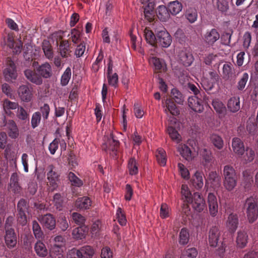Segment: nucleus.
Returning a JSON list of instances; mask_svg holds the SVG:
<instances>
[{
	"mask_svg": "<svg viewBox=\"0 0 258 258\" xmlns=\"http://www.w3.org/2000/svg\"><path fill=\"white\" fill-rule=\"evenodd\" d=\"M223 185L228 191H231L237 184L238 176L236 170L231 165H225L223 169Z\"/></svg>",
	"mask_w": 258,
	"mask_h": 258,
	"instance_id": "obj_1",
	"label": "nucleus"
},
{
	"mask_svg": "<svg viewBox=\"0 0 258 258\" xmlns=\"http://www.w3.org/2000/svg\"><path fill=\"white\" fill-rule=\"evenodd\" d=\"M244 208L249 223H253L258 217V205L256 200L252 197L245 200Z\"/></svg>",
	"mask_w": 258,
	"mask_h": 258,
	"instance_id": "obj_2",
	"label": "nucleus"
},
{
	"mask_svg": "<svg viewBox=\"0 0 258 258\" xmlns=\"http://www.w3.org/2000/svg\"><path fill=\"white\" fill-rule=\"evenodd\" d=\"M29 208V203L24 199H21L17 204V222L22 226H25L27 223L26 212H28Z\"/></svg>",
	"mask_w": 258,
	"mask_h": 258,
	"instance_id": "obj_3",
	"label": "nucleus"
},
{
	"mask_svg": "<svg viewBox=\"0 0 258 258\" xmlns=\"http://www.w3.org/2000/svg\"><path fill=\"white\" fill-rule=\"evenodd\" d=\"M119 146V141L115 139L113 133H111L106 142L102 145V149L107 153H109L110 155L114 157L117 155Z\"/></svg>",
	"mask_w": 258,
	"mask_h": 258,
	"instance_id": "obj_4",
	"label": "nucleus"
},
{
	"mask_svg": "<svg viewBox=\"0 0 258 258\" xmlns=\"http://www.w3.org/2000/svg\"><path fill=\"white\" fill-rule=\"evenodd\" d=\"M47 170L48 171L47 173V179L50 186L53 190L56 189L58 186L60 175L56 171L55 167L52 164L48 166Z\"/></svg>",
	"mask_w": 258,
	"mask_h": 258,
	"instance_id": "obj_5",
	"label": "nucleus"
},
{
	"mask_svg": "<svg viewBox=\"0 0 258 258\" xmlns=\"http://www.w3.org/2000/svg\"><path fill=\"white\" fill-rule=\"evenodd\" d=\"M5 242L8 248H14L17 243L18 237L16 233L13 228L6 229L4 236Z\"/></svg>",
	"mask_w": 258,
	"mask_h": 258,
	"instance_id": "obj_6",
	"label": "nucleus"
},
{
	"mask_svg": "<svg viewBox=\"0 0 258 258\" xmlns=\"http://www.w3.org/2000/svg\"><path fill=\"white\" fill-rule=\"evenodd\" d=\"M172 42V38L169 33L166 30H161L157 34V42L159 44L165 48L168 47Z\"/></svg>",
	"mask_w": 258,
	"mask_h": 258,
	"instance_id": "obj_7",
	"label": "nucleus"
},
{
	"mask_svg": "<svg viewBox=\"0 0 258 258\" xmlns=\"http://www.w3.org/2000/svg\"><path fill=\"white\" fill-rule=\"evenodd\" d=\"M18 94L22 101L28 102L33 97L32 89L26 85H21L18 89Z\"/></svg>",
	"mask_w": 258,
	"mask_h": 258,
	"instance_id": "obj_8",
	"label": "nucleus"
},
{
	"mask_svg": "<svg viewBox=\"0 0 258 258\" xmlns=\"http://www.w3.org/2000/svg\"><path fill=\"white\" fill-rule=\"evenodd\" d=\"M192 208L197 212H201L205 208V202L199 192H195L192 196L190 202Z\"/></svg>",
	"mask_w": 258,
	"mask_h": 258,
	"instance_id": "obj_9",
	"label": "nucleus"
},
{
	"mask_svg": "<svg viewBox=\"0 0 258 258\" xmlns=\"http://www.w3.org/2000/svg\"><path fill=\"white\" fill-rule=\"evenodd\" d=\"M208 240L211 247L217 246L220 236V231L218 226H212L209 231Z\"/></svg>",
	"mask_w": 258,
	"mask_h": 258,
	"instance_id": "obj_10",
	"label": "nucleus"
},
{
	"mask_svg": "<svg viewBox=\"0 0 258 258\" xmlns=\"http://www.w3.org/2000/svg\"><path fill=\"white\" fill-rule=\"evenodd\" d=\"M188 106L194 111L201 112L204 110L203 100L199 96H191L188 99Z\"/></svg>",
	"mask_w": 258,
	"mask_h": 258,
	"instance_id": "obj_11",
	"label": "nucleus"
},
{
	"mask_svg": "<svg viewBox=\"0 0 258 258\" xmlns=\"http://www.w3.org/2000/svg\"><path fill=\"white\" fill-rule=\"evenodd\" d=\"M4 75L7 81L15 80L17 77V73L15 63L11 60L8 62V66L4 71Z\"/></svg>",
	"mask_w": 258,
	"mask_h": 258,
	"instance_id": "obj_12",
	"label": "nucleus"
},
{
	"mask_svg": "<svg viewBox=\"0 0 258 258\" xmlns=\"http://www.w3.org/2000/svg\"><path fill=\"white\" fill-rule=\"evenodd\" d=\"M219 38L220 34L217 30L215 28L208 31L204 36L205 42L210 46H213Z\"/></svg>",
	"mask_w": 258,
	"mask_h": 258,
	"instance_id": "obj_13",
	"label": "nucleus"
},
{
	"mask_svg": "<svg viewBox=\"0 0 258 258\" xmlns=\"http://www.w3.org/2000/svg\"><path fill=\"white\" fill-rule=\"evenodd\" d=\"M39 221L44 227L50 230L54 229L55 227V219L51 214L43 215Z\"/></svg>",
	"mask_w": 258,
	"mask_h": 258,
	"instance_id": "obj_14",
	"label": "nucleus"
},
{
	"mask_svg": "<svg viewBox=\"0 0 258 258\" xmlns=\"http://www.w3.org/2000/svg\"><path fill=\"white\" fill-rule=\"evenodd\" d=\"M208 203L210 215L215 217L218 211L217 200L215 195L213 193H209L208 196Z\"/></svg>",
	"mask_w": 258,
	"mask_h": 258,
	"instance_id": "obj_15",
	"label": "nucleus"
},
{
	"mask_svg": "<svg viewBox=\"0 0 258 258\" xmlns=\"http://www.w3.org/2000/svg\"><path fill=\"white\" fill-rule=\"evenodd\" d=\"M9 187L15 194H19L22 187L19 182V177L17 173H12L10 177Z\"/></svg>",
	"mask_w": 258,
	"mask_h": 258,
	"instance_id": "obj_16",
	"label": "nucleus"
},
{
	"mask_svg": "<svg viewBox=\"0 0 258 258\" xmlns=\"http://www.w3.org/2000/svg\"><path fill=\"white\" fill-rule=\"evenodd\" d=\"M235 76V72L233 64L230 62H227L222 68L223 79L225 80H231Z\"/></svg>",
	"mask_w": 258,
	"mask_h": 258,
	"instance_id": "obj_17",
	"label": "nucleus"
},
{
	"mask_svg": "<svg viewBox=\"0 0 258 258\" xmlns=\"http://www.w3.org/2000/svg\"><path fill=\"white\" fill-rule=\"evenodd\" d=\"M238 218L236 214H231L228 217L226 222V226L231 233H234L238 225Z\"/></svg>",
	"mask_w": 258,
	"mask_h": 258,
	"instance_id": "obj_18",
	"label": "nucleus"
},
{
	"mask_svg": "<svg viewBox=\"0 0 258 258\" xmlns=\"http://www.w3.org/2000/svg\"><path fill=\"white\" fill-rule=\"evenodd\" d=\"M24 73L26 78L31 83L37 85H40L42 84V79L39 75V74H37L34 71L30 69H26Z\"/></svg>",
	"mask_w": 258,
	"mask_h": 258,
	"instance_id": "obj_19",
	"label": "nucleus"
},
{
	"mask_svg": "<svg viewBox=\"0 0 258 258\" xmlns=\"http://www.w3.org/2000/svg\"><path fill=\"white\" fill-rule=\"evenodd\" d=\"M39 75L42 78L48 79L52 76V68L48 62H45L39 66L36 69Z\"/></svg>",
	"mask_w": 258,
	"mask_h": 258,
	"instance_id": "obj_20",
	"label": "nucleus"
},
{
	"mask_svg": "<svg viewBox=\"0 0 258 258\" xmlns=\"http://www.w3.org/2000/svg\"><path fill=\"white\" fill-rule=\"evenodd\" d=\"M70 43L68 40L60 41L59 45V53L62 58H68L71 56L72 50Z\"/></svg>",
	"mask_w": 258,
	"mask_h": 258,
	"instance_id": "obj_21",
	"label": "nucleus"
},
{
	"mask_svg": "<svg viewBox=\"0 0 258 258\" xmlns=\"http://www.w3.org/2000/svg\"><path fill=\"white\" fill-rule=\"evenodd\" d=\"M192 54L189 51H181L178 55V61L185 67L190 66L194 61Z\"/></svg>",
	"mask_w": 258,
	"mask_h": 258,
	"instance_id": "obj_22",
	"label": "nucleus"
},
{
	"mask_svg": "<svg viewBox=\"0 0 258 258\" xmlns=\"http://www.w3.org/2000/svg\"><path fill=\"white\" fill-rule=\"evenodd\" d=\"M92 205V201L88 197L79 198L76 201L75 206L80 210L89 209Z\"/></svg>",
	"mask_w": 258,
	"mask_h": 258,
	"instance_id": "obj_23",
	"label": "nucleus"
},
{
	"mask_svg": "<svg viewBox=\"0 0 258 258\" xmlns=\"http://www.w3.org/2000/svg\"><path fill=\"white\" fill-rule=\"evenodd\" d=\"M243 180L241 185L245 191L249 190L253 183V177L249 170H245L242 172Z\"/></svg>",
	"mask_w": 258,
	"mask_h": 258,
	"instance_id": "obj_24",
	"label": "nucleus"
},
{
	"mask_svg": "<svg viewBox=\"0 0 258 258\" xmlns=\"http://www.w3.org/2000/svg\"><path fill=\"white\" fill-rule=\"evenodd\" d=\"M89 228L86 226H79L73 229V237L76 240H81L85 238L88 234Z\"/></svg>",
	"mask_w": 258,
	"mask_h": 258,
	"instance_id": "obj_25",
	"label": "nucleus"
},
{
	"mask_svg": "<svg viewBox=\"0 0 258 258\" xmlns=\"http://www.w3.org/2000/svg\"><path fill=\"white\" fill-rule=\"evenodd\" d=\"M232 147L233 152L238 156H241L245 152L243 143L240 139L234 138L232 139Z\"/></svg>",
	"mask_w": 258,
	"mask_h": 258,
	"instance_id": "obj_26",
	"label": "nucleus"
},
{
	"mask_svg": "<svg viewBox=\"0 0 258 258\" xmlns=\"http://www.w3.org/2000/svg\"><path fill=\"white\" fill-rule=\"evenodd\" d=\"M78 250V258H92L95 253L94 249L90 245L82 246Z\"/></svg>",
	"mask_w": 258,
	"mask_h": 258,
	"instance_id": "obj_27",
	"label": "nucleus"
},
{
	"mask_svg": "<svg viewBox=\"0 0 258 258\" xmlns=\"http://www.w3.org/2000/svg\"><path fill=\"white\" fill-rule=\"evenodd\" d=\"M236 242L237 246L240 248L245 247L248 242V235L244 231H240L237 233Z\"/></svg>",
	"mask_w": 258,
	"mask_h": 258,
	"instance_id": "obj_28",
	"label": "nucleus"
},
{
	"mask_svg": "<svg viewBox=\"0 0 258 258\" xmlns=\"http://www.w3.org/2000/svg\"><path fill=\"white\" fill-rule=\"evenodd\" d=\"M8 133L12 139H16L19 136V130L16 122L13 120H9L7 123Z\"/></svg>",
	"mask_w": 258,
	"mask_h": 258,
	"instance_id": "obj_29",
	"label": "nucleus"
},
{
	"mask_svg": "<svg viewBox=\"0 0 258 258\" xmlns=\"http://www.w3.org/2000/svg\"><path fill=\"white\" fill-rule=\"evenodd\" d=\"M42 49L45 56L48 59H51L53 57L54 53L52 46L48 40L44 39L42 43Z\"/></svg>",
	"mask_w": 258,
	"mask_h": 258,
	"instance_id": "obj_30",
	"label": "nucleus"
},
{
	"mask_svg": "<svg viewBox=\"0 0 258 258\" xmlns=\"http://www.w3.org/2000/svg\"><path fill=\"white\" fill-rule=\"evenodd\" d=\"M157 16L163 22H166L170 17L168 9L163 5L159 6L156 11Z\"/></svg>",
	"mask_w": 258,
	"mask_h": 258,
	"instance_id": "obj_31",
	"label": "nucleus"
},
{
	"mask_svg": "<svg viewBox=\"0 0 258 258\" xmlns=\"http://www.w3.org/2000/svg\"><path fill=\"white\" fill-rule=\"evenodd\" d=\"M212 105L216 112L219 114V117H222L225 115L226 113V108L221 101L217 99L214 100Z\"/></svg>",
	"mask_w": 258,
	"mask_h": 258,
	"instance_id": "obj_32",
	"label": "nucleus"
},
{
	"mask_svg": "<svg viewBox=\"0 0 258 258\" xmlns=\"http://www.w3.org/2000/svg\"><path fill=\"white\" fill-rule=\"evenodd\" d=\"M62 244H54L50 250V256L51 258H64Z\"/></svg>",
	"mask_w": 258,
	"mask_h": 258,
	"instance_id": "obj_33",
	"label": "nucleus"
},
{
	"mask_svg": "<svg viewBox=\"0 0 258 258\" xmlns=\"http://www.w3.org/2000/svg\"><path fill=\"white\" fill-rule=\"evenodd\" d=\"M166 109L165 111H169L172 115L177 116L179 114V110L174 102L170 99H167L165 101Z\"/></svg>",
	"mask_w": 258,
	"mask_h": 258,
	"instance_id": "obj_34",
	"label": "nucleus"
},
{
	"mask_svg": "<svg viewBox=\"0 0 258 258\" xmlns=\"http://www.w3.org/2000/svg\"><path fill=\"white\" fill-rule=\"evenodd\" d=\"M34 249L36 254L41 257H45L47 254V249L45 245L40 240H38L35 244Z\"/></svg>",
	"mask_w": 258,
	"mask_h": 258,
	"instance_id": "obj_35",
	"label": "nucleus"
},
{
	"mask_svg": "<svg viewBox=\"0 0 258 258\" xmlns=\"http://www.w3.org/2000/svg\"><path fill=\"white\" fill-rule=\"evenodd\" d=\"M227 107L231 112L238 111L240 108L239 98L236 97L230 98L228 101Z\"/></svg>",
	"mask_w": 258,
	"mask_h": 258,
	"instance_id": "obj_36",
	"label": "nucleus"
},
{
	"mask_svg": "<svg viewBox=\"0 0 258 258\" xmlns=\"http://www.w3.org/2000/svg\"><path fill=\"white\" fill-rule=\"evenodd\" d=\"M168 9L169 13L173 15H176L181 11L182 5L178 1H175L169 3Z\"/></svg>",
	"mask_w": 258,
	"mask_h": 258,
	"instance_id": "obj_37",
	"label": "nucleus"
},
{
	"mask_svg": "<svg viewBox=\"0 0 258 258\" xmlns=\"http://www.w3.org/2000/svg\"><path fill=\"white\" fill-rule=\"evenodd\" d=\"M208 180L213 188L218 187L221 185V177L216 171L209 173Z\"/></svg>",
	"mask_w": 258,
	"mask_h": 258,
	"instance_id": "obj_38",
	"label": "nucleus"
},
{
	"mask_svg": "<svg viewBox=\"0 0 258 258\" xmlns=\"http://www.w3.org/2000/svg\"><path fill=\"white\" fill-rule=\"evenodd\" d=\"M144 37L147 43L153 46H155L157 42L156 37L152 31L146 28L144 30Z\"/></svg>",
	"mask_w": 258,
	"mask_h": 258,
	"instance_id": "obj_39",
	"label": "nucleus"
},
{
	"mask_svg": "<svg viewBox=\"0 0 258 258\" xmlns=\"http://www.w3.org/2000/svg\"><path fill=\"white\" fill-rule=\"evenodd\" d=\"M203 173L197 171L193 177L192 184L195 187L198 189L203 187L204 185Z\"/></svg>",
	"mask_w": 258,
	"mask_h": 258,
	"instance_id": "obj_40",
	"label": "nucleus"
},
{
	"mask_svg": "<svg viewBox=\"0 0 258 258\" xmlns=\"http://www.w3.org/2000/svg\"><path fill=\"white\" fill-rule=\"evenodd\" d=\"M178 151L181 156L186 160L191 159V151L187 145L185 144L179 145L178 147Z\"/></svg>",
	"mask_w": 258,
	"mask_h": 258,
	"instance_id": "obj_41",
	"label": "nucleus"
},
{
	"mask_svg": "<svg viewBox=\"0 0 258 258\" xmlns=\"http://www.w3.org/2000/svg\"><path fill=\"white\" fill-rule=\"evenodd\" d=\"M189 239V231L186 228H182L179 234V243L185 245L188 243Z\"/></svg>",
	"mask_w": 258,
	"mask_h": 258,
	"instance_id": "obj_42",
	"label": "nucleus"
},
{
	"mask_svg": "<svg viewBox=\"0 0 258 258\" xmlns=\"http://www.w3.org/2000/svg\"><path fill=\"white\" fill-rule=\"evenodd\" d=\"M156 160L158 163L161 166H165L166 164L167 158L165 151L160 148L156 152Z\"/></svg>",
	"mask_w": 258,
	"mask_h": 258,
	"instance_id": "obj_43",
	"label": "nucleus"
},
{
	"mask_svg": "<svg viewBox=\"0 0 258 258\" xmlns=\"http://www.w3.org/2000/svg\"><path fill=\"white\" fill-rule=\"evenodd\" d=\"M3 108L6 113L8 114H10L11 113V110H15L17 108L18 109L19 107L18 103L12 102L9 99H5L3 102Z\"/></svg>",
	"mask_w": 258,
	"mask_h": 258,
	"instance_id": "obj_44",
	"label": "nucleus"
},
{
	"mask_svg": "<svg viewBox=\"0 0 258 258\" xmlns=\"http://www.w3.org/2000/svg\"><path fill=\"white\" fill-rule=\"evenodd\" d=\"M166 131L172 141L177 143H179L181 141V136L174 127L172 126H168Z\"/></svg>",
	"mask_w": 258,
	"mask_h": 258,
	"instance_id": "obj_45",
	"label": "nucleus"
},
{
	"mask_svg": "<svg viewBox=\"0 0 258 258\" xmlns=\"http://www.w3.org/2000/svg\"><path fill=\"white\" fill-rule=\"evenodd\" d=\"M72 218L73 222L79 226H86L85 223L86 221V218L78 212H73L72 214Z\"/></svg>",
	"mask_w": 258,
	"mask_h": 258,
	"instance_id": "obj_46",
	"label": "nucleus"
},
{
	"mask_svg": "<svg viewBox=\"0 0 258 258\" xmlns=\"http://www.w3.org/2000/svg\"><path fill=\"white\" fill-rule=\"evenodd\" d=\"M184 16L190 23H192L197 20L198 14L195 8H189L186 10Z\"/></svg>",
	"mask_w": 258,
	"mask_h": 258,
	"instance_id": "obj_47",
	"label": "nucleus"
},
{
	"mask_svg": "<svg viewBox=\"0 0 258 258\" xmlns=\"http://www.w3.org/2000/svg\"><path fill=\"white\" fill-rule=\"evenodd\" d=\"M171 97L174 101L179 104H182L184 102V97L182 93L176 88H173L171 90Z\"/></svg>",
	"mask_w": 258,
	"mask_h": 258,
	"instance_id": "obj_48",
	"label": "nucleus"
},
{
	"mask_svg": "<svg viewBox=\"0 0 258 258\" xmlns=\"http://www.w3.org/2000/svg\"><path fill=\"white\" fill-rule=\"evenodd\" d=\"M32 230L36 239H39L43 237V232L39 223L36 220L32 222Z\"/></svg>",
	"mask_w": 258,
	"mask_h": 258,
	"instance_id": "obj_49",
	"label": "nucleus"
},
{
	"mask_svg": "<svg viewBox=\"0 0 258 258\" xmlns=\"http://www.w3.org/2000/svg\"><path fill=\"white\" fill-rule=\"evenodd\" d=\"M127 167L130 174L133 175L138 173V163L134 158L130 159L128 162Z\"/></svg>",
	"mask_w": 258,
	"mask_h": 258,
	"instance_id": "obj_50",
	"label": "nucleus"
},
{
	"mask_svg": "<svg viewBox=\"0 0 258 258\" xmlns=\"http://www.w3.org/2000/svg\"><path fill=\"white\" fill-rule=\"evenodd\" d=\"M68 177L73 186L81 187L83 185V181L77 177L74 173L70 172L68 174Z\"/></svg>",
	"mask_w": 258,
	"mask_h": 258,
	"instance_id": "obj_51",
	"label": "nucleus"
},
{
	"mask_svg": "<svg viewBox=\"0 0 258 258\" xmlns=\"http://www.w3.org/2000/svg\"><path fill=\"white\" fill-rule=\"evenodd\" d=\"M104 58V54L103 51L101 49L99 51L98 56L97 57L95 62H93L92 66V69L94 72H97L101 66V62Z\"/></svg>",
	"mask_w": 258,
	"mask_h": 258,
	"instance_id": "obj_52",
	"label": "nucleus"
},
{
	"mask_svg": "<svg viewBox=\"0 0 258 258\" xmlns=\"http://www.w3.org/2000/svg\"><path fill=\"white\" fill-rule=\"evenodd\" d=\"M71 69L70 67H68L61 75L60 78V84L61 86H66L68 84L71 79Z\"/></svg>",
	"mask_w": 258,
	"mask_h": 258,
	"instance_id": "obj_53",
	"label": "nucleus"
},
{
	"mask_svg": "<svg viewBox=\"0 0 258 258\" xmlns=\"http://www.w3.org/2000/svg\"><path fill=\"white\" fill-rule=\"evenodd\" d=\"M181 194L182 198L187 203H189L192 198L191 193L186 184H182L181 188Z\"/></svg>",
	"mask_w": 258,
	"mask_h": 258,
	"instance_id": "obj_54",
	"label": "nucleus"
},
{
	"mask_svg": "<svg viewBox=\"0 0 258 258\" xmlns=\"http://www.w3.org/2000/svg\"><path fill=\"white\" fill-rule=\"evenodd\" d=\"M116 217L118 223L122 226L126 224V219L125 213L120 207H118L116 210Z\"/></svg>",
	"mask_w": 258,
	"mask_h": 258,
	"instance_id": "obj_55",
	"label": "nucleus"
},
{
	"mask_svg": "<svg viewBox=\"0 0 258 258\" xmlns=\"http://www.w3.org/2000/svg\"><path fill=\"white\" fill-rule=\"evenodd\" d=\"M41 120V115H40V112L36 111L33 113L31 119V124L33 129L38 127L40 124Z\"/></svg>",
	"mask_w": 258,
	"mask_h": 258,
	"instance_id": "obj_56",
	"label": "nucleus"
},
{
	"mask_svg": "<svg viewBox=\"0 0 258 258\" xmlns=\"http://www.w3.org/2000/svg\"><path fill=\"white\" fill-rule=\"evenodd\" d=\"M210 140L214 146L218 149H221L223 148V141L220 136L216 134H212L210 137Z\"/></svg>",
	"mask_w": 258,
	"mask_h": 258,
	"instance_id": "obj_57",
	"label": "nucleus"
},
{
	"mask_svg": "<svg viewBox=\"0 0 258 258\" xmlns=\"http://www.w3.org/2000/svg\"><path fill=\"white\" fill-rule=\"evenodd\" d=\"M53 204L55 208L58 211H61L63 207V200L61 195L56 193L53 196Z\"/></svg>",
	"mask_w": 258,
	"mask_h": 258,
	"instance_id": "obj_58",
	"label": "nucleus"
},
{
	"mask_svg": "<svg viewBox=\"0 0 258 258\" xmlns=\"http://www.w3.org/2000/svg\"><path fill=\"white\" fill-rule=\"evenodd\" d=\"M50 111V107L47 103H44L40 107L39 112H40V115H42L43 120H46L48 118Z\"/></svg>",
	"mask_w": 258,
	"mask_h": 258,
	"instance_id": "obj_59",
	"label": "nucleus"
},
{
	"mask_svg": "<svg viewBox=\"0 0 258 258\" xmlns=\"http://www.w3.org/2000/svg\"><path fill=\"white\" fill-rule=\"evenodd\" d=\"M209 75L213 82L211 83L208 84L207 88H205V89L211 90L214 87V84L219 82L220 77L216 72H210Z\"/></svg>",
	"mask_w": 258,
	"mask_h": 258,
	"instance_id": "obj_60",
	"label": "nucleus"
},
{
	"mask_svg": "<svg viewBox=\"0 0 258 258\" xmlns=\"http://www.w3.org/2000/svg\"><path fill=\"white\" fill-rule=\"evenodd\" d=\"M17 117L23 121H29V114L23 107L20 106L18 108L17 112Z\"/></svg>",
	"mask_w": 258,
	"mask_h": 258,
	"instance_id": "obj_61",
	"label": "nucleus"
},
{
	"mask_svg": "<svg viewBox=\"0 0 258 258\" xmlns=\"http://www.w3.org/2000/svg\"><path fill=\"white\" fill-rule=\"evenodd\" d=\"M245 155L244 156L245 163L252 162L255 158V152L251 148L247 147L245 150Z\"/></svg>",
	"mask_w": 258,
	"mask_h": 258,
	"instance_id": "obj_62",
	"label": "nucleus"
},
{
	"mask_svg": "<svg viewBox=\"0 0 258 258\" xmlns=\"http://www.w3.org/2000/svg\"><path fill=\"white\" fill-rule=\"evenodd\" d=\"M248 79V74L247 73H244L238 82L237 88L238 90L242 91L244 89Z\"/></svg>",
	"mask_w": 258,
	"mask_h": 258,
	"instance_id": "obj_63",
	"label": "nucleus"
},
{
	"mask_svg": "<svg viewBox=\"0 0 258 258\" xmlns=\"http://www.w3.org/2000/svg\"><path fill=\"white\" fill-rule=\"evenodd\" d=\"M198 253L196 248H188L183 253L182 258H196Z\"/></svg>",
	"mask_w": 258,
	"mask_h": 258,
	"instance_id": "obj_64",
	"label": "nucleus"
}]
</instances>
